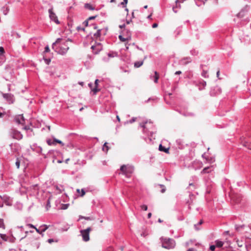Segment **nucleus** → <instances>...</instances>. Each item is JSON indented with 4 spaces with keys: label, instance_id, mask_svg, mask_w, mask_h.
Segmentation results:
<instances>
[{
    "label": "nucleus",
    "instance_id": "obj_6",
    "mask_svg": "<svg viewBox=\"0 0 251 251\" xmlns=\"http://www.w3.org/2000/svg\"><path fill=\"white\" fill-rule=\"evenodd\" d=\"M91 230V228L90 227H87L85 229L80 230V233L84 241L87 242L89 240V232Z\"/></svg>",
    "mask_w": 251,
    "mask_h": 251
},
{
    "label": "nucleus",
    "instance_id": "obj_29",
    "mask_svg": "<svg viewBox=\"0 0 251 251\" xmlns=\"http://www.w3.org/2000/svg\"><path fill=\"white\" fill-rule=\"evenodd\" d=\"M0 237L5 241H7L8 240V237L6 234L0 233Z\"/></svg>",
    "mask_w": 251,
    "mask_h": 251
},
{
    "label": "nucleus",
    "instance_id": "obj_33",
    "mask_svg": "<svg viewBox=\"0 0 251 251\" xmlns=\"http://www.w3.org/2000/svg\"><path fill=\"white\" fill-rule=\"evenodd\" d=\"M127 0H123V1L121 2L120 3V5H122L123 7H126V5L127 4Z\"/></svg>",
    "mask_w": 251,
    "mask_h": 251
},
{
    "label": "nucleus",
    "instance_id": "obj_18",
    "mask_svg": "<svg viewBox=\"0 0 251 251\" xmlns=\"http://www.w3.org/2000/svg\"><path fill=\"white\" fill-rule=\"evenodd\" d=\"M180 2H179L178 1V0H176V6H173V10L174 11V12L175 13H176L177 12V10H176V9H180V7H181V5L179 3Z\"/></svg>",
    "mask_w": 251,
    "mask_h": 251
},
{
    "label": "nucleus",
    "instance_id": "obj_30",
    "mask_svg": "<svg viewBox=\"0 0 251 251\" xmlns=\"http://www.w3.org/2000/svg\"><path fill=\"white\" fill-rule=\"evenodd\" d=\"M85 7L86 8L89 9V10H93L94 9V7H93L92 5L89 3H86L85 4Z\"/></svg>",
    "mask_w": 251,
    "mask_h": 251
},
{
    "label": "nucleus",
    "instance_id": "obj_46",
    "mask_svg": "<svg viewBox=\"0 0 251 251\" xmlns=\"http://www.w3.org/2000/svg\"><path fill=\"white\" fill-rule=\"evenodd\" d=\"M35 229L36 230V231L37 233H38L40 234H42V236L43 235V232H41V229H40V227H39V228H37L36 227H35Z\"/></svg>",
    "mask_w": 251,
    "mask_h": 251
},
{
    "label": "nucleus",
    "instance_id": "obj_60",
    "mask_svg": "<svg viewBox=\"0 0 251 251\" xmlns=\"http://www.w3.org/2000/svg\"><path fill=\"white\" fill-rule=\"evenodd\" d=\"M219 75H220V71L218 70L216 73V75H217V77H218L219 79L220 78L219 77Z\"/></svg>",
    "mask_w": 251,
    "mask_h": 251
},
{
    "label": "nucleus",
    "instance_id": "obj_57",
    "mask_svg": "<svg viewBox=\"0 0 251 251\" xmlns=\"http://www.w3.org/2000/svg\"><path fill=\"white\" fill-rule=\"evenodd\" d=\"M76 28L78 30L80 29V27L79 26H77ZM81 29H82V30L84 31V28L83 27V28H81Z\"/></svg>",
    "mask_w": 251,
    "mask_h": 251
},
{
    "label": "nucleus",
    "instance_id": "obj_56",
    "mask_svg": "<svg viewBox=\"0 0 251 251\" xmlns=\"http://www.w3.org/2000/svg\"><path fill=\"white\" fill-rule=\"evenodd\" d=\"M135 46L136 48L138 50L143 51V50L142 48H140L138 46H137V45H135Z\"/></svg>",
    "mask_w": 251,
    "mask_h": 251
},
{
    "label": "nucleus",
    "instance_id": "obj_13",
    "mask_svg": "<svg viewBox=\"0 0 251 251\" xmlns=\"http://www.w3.org/2000/svg\"><path fill=\"white\" fill-rule=\"evenodd\" d=\"M192 61V59L190 57H186L182 58L179 61V64L181 65H185L190 63Z\"/></svg>",
    "mask_w": 251,
    "mask_h": 251
},
{
    "label": "nucleus",
    "instance_id": "obj_25",
    "mask_svg": "<svg viewBox=\"0 0 251 251\" xmlns=\"http://www.w3.org/2000/svg\"><path fill=\"white\" fill-rule=\"evenodd\" d=\"M143 64V61H136L134 63V67L135 68H139L141 67Z\"/></svg>",
    "mask_w": 251,
    "mask_h": 251
},
{
    "label": "nucleus",
    "instance_id": "obj_38",
    "mask_svg": "<svg viewBox=\"0 0 251 251\" xmlns=\"http://www.w3.org/2000/svg\"><path fill=\"white\" fill-rule=\"evenodd\" d=\"M69 205V204H63L62 205L61 209H66L68 208V206Z\"/></svg>",
    "mask_w": 251,
    "mask_h": 251
},
{
    "label": "nucleus",
    "instance_id": "obj_62",
    "mask_svg": "<svg viewBox=\"0 0 251 251\" xmlns=\"http://www.w3.org/2000/svg\"><path fill=\"white\" fill-rule=\"evenodd\" d=\"M80 218H84V219H86V220L90 219L89 217H82V216L80 217Z\"/></svg>",
    "mask_w": 251,
    "mask_h": 251
},
{
    "label": "nucleus",
    "instance_id": "obj_40",
    "mask_svg": "<svg viewBox=\"0 0 251 251\" xmlns=\"http://www.w3.org/2000/svg\"><path fill=\"white\" fill-rule=\"evenodd\" d=\"M44 61L45 63L47 65H49L50 62V58H44Z\"/></svg>",
    "mask_w": 251,
    "mask_h": 251
},
{
    "label": "nucleus",
    "instance_id": "obj_2",
    "mask_svg": "<svg viewBox=\"0 0 251 251\" xmlns=\"http://www.w3.org/2000/svg\"><path fill=\"white\" fill-rule=\"evenodd\" d=\"M62 41V39L58 38L56 42L52 44V48L57 53L64 55L67 53L69 48L65 43L59 44V43Z\"/></svg>",
    "mask_w": 251,
    "mask_h": 251
},
{
    "label": "nucleus",
    "instance_id": "obj_7",
    "mask_svg": "<svg viewBox=\"0 0 251 251\" xmlns=\"http://www.w3.org/2000/svg\"><path fill=\"white\" fill-rule=\"evenodd\" d=\"M10 134L12 138L17 140H20L23 138V135L21 132L15 128H11L10 129Z\"/></svg>",
    "mask_w": 251,
    "mask_h": 251
},
{
    "label": "nucleus",
    "instance_id": "obj_26",
    "mask_svg": "<svg viewBox=\"0 0 251 251\" xmlns=\"http://www.w3.org/2000/svg\"><path fill=\"white\" fill-rule=\"evenodd\" d=\"M215 244H216V246L217 247L220 248L223 246L224 242L221 241H220V240H216Z\"/></svg>",
    "mask_w": 251,
    "mask_h": 251
},
{
    "label": "nucleus",
    "instance_id": "obj_50",
    "mask_svg": "<svg viewBox=\"0 0 251 251\" xmlns=\"http://www.w3.org/2000/svg\"><path fill=\"white\" fill-rule=\"evenodd\" d=\"M135 120H136V118L133 117L129 120V122L131 124V123L134 122L135 121Z\"/></svg>",
    "mask_w": 251,
    "mask_h": 251
},
{
    "label": "nucleus",
    "instance_id": "obj_43",
    "mask_svg": "<svg viewBox=\"0 0 251 251\" xmlns=\"http://www.w3.org/2000/svg\"><path fill=\"white\" fill-rule=\"evenodd\" d=\"M141 208L142 210H145V211H147L148 209V206H147V205H146L145 204H143V205H141Z\"/></svg>",
    "mask_w": 251,
    "mask_h": 251
},
{
    "label": "nucleus",
    "instance_id": "obj_8",
    "mask_svg": "<svg viewBox=\"0 0 251 251\" xmlns=\"http://www.w3.org/2000/svg\"><path fill=\"white\" fill-rule=\"evenodd\" d=\"M3 98L7 101L9 104H12L15 101L14 96L11 93H3Z\"/></svg>",
    "mask_w": 251,
    "mask_h": 251
},
{
    "label": "nucleus",
    "instance_id": "obj_16",
    "mask_svg": "<svg viewBox=\"0 0 251 251\" xmlns=\"http://www.w3.org/2000/svg\"><path fill=\"white\" fill-rule=\"evenodd\" d=\"M88 20H85L84 22H83V24L85 26H90V27H92V29H97V26L95 24H93V23H92L91 24H90L89 25H88Z\"/></svg>",
    "mask_w": 251,
    "mask_h": 251
},
{
    "label": "nucleus",
    "instance_id": "obj_61",
    "mask_svg": "<svg viewBox=\"0 0 251 251\" xmlns=\"http://www.w3.org/2000/svg\"><path fill=\"white\" fill-rule=\"evenodd\" d=\"M151 217V213H149L148 214V218H150Z\"/></svg>",
    "mask_w": 251,
    "mask_h": 251
},
{
    "label": "nucleus",
    "instance_id": "obj_34",
    "mask_svg": "<svg viewBox=\"0 0 251 251\" xmlns=\"http://www.w3.org/2000/svg\"><path fill=\"white\" fill-rule=\"evenodd\" d=\"M109 149L108 147L107 146V143H105L102 147V150L103 151H107Z\"/></svg>",
    "mask_w": 251,
    "mask_h": 251
},
{
    "label": "nucleus",
    "instance_id": "obj_63",
    "mask_svg": "<svg viewBox=\"0 0 251 251\" xmlns=\"http://www.w3.org/2000/svg\"><path fill=\"white\" fill-rule=\"evenodd\" d=\"M240 227H241V228H242V226H236V230H239V228H240Z\"/></svg>",
    "mask_w": 251,
    "mask_h": 251
},
{
    "label": "nucleus",
    "instance_id": "obj_51",
    "mask_svg": "<svg viewBox=\"0 0 251 251\" xmlns=\"http://www.w3.org/2000/svg\"><path fill=\"white\" fill-rule=\"evenodd\" d=\"M47 242L50 244L53 243V242H54V240L53 239H49L48 240H47Z\"/></svg>",
    "mask_w": 251,
    "mask_h": 251
},
{
    "label": "nucleus",
    "instance_id": "obj_49",
    "mask_svg": "<svg viewBox=\"0 0 251 251\" xmlns=\"http://www.w3.org/2000/svg\"><path fill=\"white\" fill-rule=\"evenodd\" d=\"M210 250L212 251H213L215 249V245H211L209 248Z\"/></svg>",
    "mask_w": 251,
    "mask_h": 251
},
{
    "label": "nucleus",
    "instance_id": "obj_28",
    "mask_svg": "<svg viewBox=\"0 0 251 251\" xmlns=\"http://www.w3.org/2000/svg\"><path fill=\"white\" fill-rule=\"evenodd\" d=\"M6 114L5 112L4 111V109L0 107V118L3 117V116Z\"/></svg>",
    "mask_w": 251,
    "mask_h": 251
},
{
    "label": "nucleus",
    "instance_id": "obj_45",
    "mask_svg": "<svg viewBox=\"0 0 251 251\" xmlns=\"http://www.w3.org/2000/svg\"><path fill=\"white\" fill-rule=\"evenodd\" d=\"M3 205V201L2 198L0 196V207H2Z\"/></svg>",
    "mask_w": 251,
    "mask_h": 251
},
{
    "label": "nucleus",
    "instance_id": "obj_14",
    "mask_svg": "<svg viewBox=\"0 0 251 251\" xmlns=\"http://www.w3.org/2000/svg\"><path fill=\"white\" fill-rule=\"evenodd\" d=\"M120 40L122 42H125L131 40V36L130 35H120L119 36Z\"/></svg>",
    "mask_w": 251,
    "mask_h": 251
},
{
    "label": "nucleus",
    "instance_id": "obj_36",
    "mask_svg": "<svg viewBox=\"0 0 251 251\" xmlns=\"http://www.w3.org/2000/svg\"><path fill=\"white\" fill-rule=\"evenodd\" d=\"M20 162H20V159L18 158H17L16 159V161L15 162V165H16V167H17V168L18 169H19V167H20Z\"/></svg>",
    "mask_w": 251,
    "mask_h": 251
},
{
    "label": "nucleus",
    "instance_id": "obj_20",
    "mask_svg": "<svg viewBox=\"0 0 251 251\" xmlns=\"http://www.w3.org/2000/svg\"><path fill=\"white\" fill-rule=\"evenodd\" d=\"M159 150L165 153H169V148H166L164 146H163L162 144H160L159 146Z\"/></svg>",
    "mask_w": 251,
    "mask_h": 251
},
{
    "label": "nucleus",
    "instance_id": "obj_58",
    "mask_svg": "<svg viewBox=\"0 0 251 251\" xmlns=\"http://www.w3.org/2000/svg\"><path fill=\"white\" fill-rule=\"evenodd\" d=\"M187 251H196L194 248H189Z\"/></svg>",
    "mask_w": 251,
    "mask_h": 251
},
{
    "label": "nucleus",
    "instance_id": "obj_35",
    "mask_svg": "<svg viewBox=\"0 0 251 251\" xmlns=\"http://www.w3.org/2000/svg\"><path fill=\"white\" fill-rule=\"evenodd\" d=\"M2 228L3 229L5 228V226L3 223V220L2 219H0V228Z\"/></svg>",
    "mask_w": 251,
    "mask_h": 251
},
{
    "label": "nucleus",
    "instance_id": "obj_55",
    "mask_svg": "<svg viewBox=\"0 0 251 251\" xmlns=\"http://www.w3.org/2000/svg\"><path fill=\"white\" fill-rule=\"evenodd\" d=\"M96 17V16H91V17H90L87 20H93V19H95Z\"/></svg>",
    "mask_w": 251,
    "mask_h": 251
},
{
    "label": "nucleus",
    "instance_id": "obj_3",
    "mask_svg": "<svg viewBox=\"0 0 251 251\" xmlns=\"http://www.w3.org/2000/svg\"><path fill=\"white\" fill-rule=\"evenodd\" d=\"M162 246L167 249H171L175 248L176 246L175 241L171 238H164L162 239Z\"/></svg>",
    "mask_w": 251,
    "mask_h": 251
},
{
    "label": "nucleus",
    "instance_id": "obj_27",
    "mask_svg": "<svg viewBox=\"0 0 251 251\" xmlns=\"http://www.w3.org/2000/svg\"><path fill=\"white\" fill-rule=\"evenodd\" d=\"M190 54L192 55L196 56L199 54V51L196 49H192L190 50Z\"/></svg>",
    "mask_w": 251,
    "mask_h": 251
},
{
    "label": "nucleus",
    "instance_id": "obj_41",
    "mask_svg": "<svg viewBox=\"0 0 251 251\" xmlns=\"http://www.w3.org/2000/svg\"><path fill=\"white\" fill-rule=\"evenodd\" d=\"M4 50L2 47H0V55H2L4 53Z\"/></svg>",
    "mask_w": 251,
    "mask_h": 251
},
{
    "label": "nucleus",
    "instance_id": "obj_39",
    "mask_svg": "<svg viewBox=\"0 0 251 251\" xmlns=\"http://www.w3.org/2000/svg\"><path fill=\"white\" fill-rule=\"evenodd\" d=\"M202 223V220H201L198 223V224H195V227L196 228V229L197 230H199V228L198 227V226H199V225H201V224Z\"/></svg>",
    "mask_w": 251,
    "mask_h": 251
},
{
    "label": "nucleus",
    "instance_id": "obj_21",
    "mask_svg": "<svg viewBox=\"0 0 251 251\" xmlns=\"http://www.w3.org/2000/svg\"><path fill=\"white\" fill-rule=\"evenodd\" d=\"M1 10L2 11L3 14L4 15H6L9 12V9L7 6H3Z\"/></svg>",
    "mask_w": 251,
    "mask_h": 251
},
{
    "label": "nucleus",
    "instance_id": "obj_53",
    "mask_svg": "<svg viewBox=\"0 0 251 251\" xmlns=\"http://www.w3.org/2000/svg\"><path fill=\"white\" fill-rule=\"evenodd\" d=\"M158 26V24L157 23H154L152 24V27L153 28H155V27H156L157 26Z\"/></svg>",
    "mask_w": 251,
    "mask_h": 251
},
{
    "label": "nucleus",
    "instance_id": "obj_47",
    "mask_svg": "<svg viewBox=\"0 0 251 251\" xmlns=\"http://www.w3.org/2000/svg\"><path fill=\"white\" fill-rule=\"evenodd\" d=\"M244 11H241L240 12H239L237 15V17L238 18H240V16H242L243 15V13H244Z\"/></svg>",
    "mask_w": 251,
    "mask_h": 251
},
{
    "label": "nucleus",
    "instance_id": "obj_44",
    "mask_svg": "<svg viewBox=\"0 0 251 251\" xmlns=\"http://www.w3.org/2000/svg\"><path fill=\"white\" fill-rule=\"evenodd\" d=\"M200 83L203 86V87L204 88L206 85V82L204 80H202L201 81V82H200Z\"/></svg>",
    "mask_w": 251,
    "mask_h": 251
},
{
    "label": "nucleus",
    "instance_id": "obj_31",
    "mask_svg": "<svg viewBox=\"0 0 251 251\" xmlns=\"http://www.w3.org/2000/svg\"><path fill=\"white\" fill-rule=\"evenodd\" d=\"M154 74H155V75L154 76V82L155 83H157L158 82L159 75H158V74L156 71L155 72Z\"/></svg>",
    "mask_w": 251,
    "mask_h": 251
},
{
    "label": "nucleus",
    "instance_id": "obj_9",
    "mask_svg": "<svg viewBox=\"0 0 251 251\" xmlns=\"http://www.w3.org/2000/svg\"><path fill=\"white\" fill-rule=\"evenodd\" d=\"M49 13L50 19L54 22L56 24H58L59 22L56 14L53 12L52 8L49 9Z\"/></svg>",
    "mask_w": 251,
    "mask_h": 251
},
{
    "label": "nucleus",
    "instance_id": "obj_10",
    "mask_svg": "<svg viewBox=\"0 0 251 251\" xmlns=\"http://www.w3.org/2000/svg\"><path fill=\"white\" fill-rule=\"evenodd\" d=\"M221 89L218 86H215L211 88L210 91V95L211 96H215L221 93Z\"/></svg>",
    "mask_w": 251,
    "mask_h": 251
},
{
    "label": "nucleus",
    "instance_id": "obj_32",
    "mask_svg": "<svg viewBox=\"0 0 251 251\" xmlns=\"http://www.w3.org/2000/svg\"><path fill=\"white\" fill-rule=\"evenodd\" d=\"M202 158H205L207 161L209 162V163H212L214 161L212 160V159H209L208 158H207L206 157H205V153H203L202 155Z\"/></svg>",
    "mask_w": 251,
    "mask_h": 251
},
{
    "label": "nucleus",
    "instance_id": "obj_17",
    "mask_svg": "<svg viewBox=\"0 0 251 251\" xmlns=\"http://www.w3.org/2000/svg\"><path fill=\"white\" fill-rule=\"evenodd\" d=\"M212 166L205 167L201 172V174L208 173L210 172L212 170Z\"/></svg>",
    "mask_w": 251,
    "mask_h": 251
},
{
    "label": "nucleus",
    "instance_id": "obj_15",
    "mask_svg": "<svg viewBox=\"0 0 251 251\" xmlns=\"http://www.w3.org/2000/svg\"><path fill=\"white\" fill-rule=\"evenodd\" d=\"M204 65H201L200 67L202 69V72L201 73V75L202 77L204 78H208L209 77V75L208 73V71L207 70H205L203 69Z\"/></svg>",
    "mask_w": 251,
    "mask_h": 251
},
{
    "label": "nucleus",
    "instance_id": "obj_48",
    "mask_svg": "<svg viewBox=\"0 0 251 251\" xmlns=\"http://www.w3.org/2000/svg\"><path fill=\"white\" fill-rule=\"evenodd\" d=\"M50 51V48L48 46H47L45 48L44 52H48Z\"/></svg>",
    "mask_w": 251,
    "mask_h": 251
},
{
    "label": "nucleus",
    "instance_id": "obj_12",
    "mask_svg": "<svg viewBox=\"0 0 251 251\" xmlns=\"http://www.w3.org/2000/svg\"><path fill=\"white\" fill-rule=\"evenodd\" d=\"M15 121L19 124H23L25 122V118L23 115H18L14 118Z\"/></svg>",
    "mask_w": 251,
    "mask_h": 251
},
{
    "label": "nucleus",
    "instance_id": "obj_22",
    "mask_svg": "<svg viewBox=\"0 0 251 251\" xmlns=\"http://www.w3.org/2000/svg\"><path fill=\"white\" fill-rule=\"evenodd\" d=\"M49 227V226H48L46 225H42L41 226H40V228L41 229V232H45Z\"/></svg>",
    "mask_w": 251,
    "mask_h": 251
},
{
    "label": "nucleus",
    "instance_id": "obj_42",
    "mask_svg": "<svg viewBox=\"0 0 251 251\" xmlns=\"http://www.w3.org/2000/svg\"><path fill=\"white\" fill-rule=\"evenodd\" d=\"M184 116H193L194 114L192 113H184L182 114Z\"/></svg>",
    "mask_w": 251,
    "mask_h": 251
},
{
    "label": "nucleus",
    "instance_id": "obj_11",
    "mask_svg": "<svg viewBox=\"0 0 251 251\" xmlns=\"http://www.w3.org/2000/svg\"><path fill=\"white\" fill-rule=\"evenodd\" d=\"M91 49L95 54H98L101 50L102 47L100 43H98L97 45H93L91 46Z\"/></svg>",
    "mask_w": 251,
    "mask_h": 251
},
{
    "label": "nucleus",
    "instance_id": "obj_54",
    "mask_svg": "<svg viewBox=\"0 0 251 251\" xmlns=\"http://www.w3.org/2000/svg\"><path fill=\"white\" fill-rule=\"evenodd\" d=\"M125 26V23H124V24H122V25H119V27L120 28H121V29H122V28H124Z\"/></svg>",
    "mask_w": 251,
    "mask_h": 251
},
{
    "label": "nucleus",
    "instance_id": "obj_1",
    "mask_svg": "<svg viewBox=\"0 0 251 251\" xmlns=\"http://www.w3.org/2000/svg\"><path fill=\"white\" fill-rule=\"evenodd\" d=\"M140 126L142 128L143 133L151 137H152L153 134L156 132L154 126L151 121H146L140 123Z\"/></svg>",
    "mask_w": 251,
    "mask_h": 251
},
{
    "label": "nucleus",
    "instance_id": "obj_19",
    "mask_svg": "<svg viewBox=\"0 0 251 251\" xmlns=\"http://www.w3.org/2000/svg\"><path fill=\"white\" fill-rule=\"evenodd\" d=\"M98 79H96L95 81V87L92 89V91L94 92V94H96L98 91H100V89H98Z\"/></svg>",
    "mask_w": 251,
    "mask_h": 251
},
{
    "label": "nucleus",
    "instance_id": "obj_59",
    "mask_svg": "<svg viewBox=\"0 0 251 251\" xmlns=\"http://www.w3.org/2000/svg\"><path fill=\"white\" fill-rule=\"evenodd\" d=\"M181 74V72L180 71H176V73H175V74L176 75H180Z\"/></svg>",
    "mask_w": 251,
    "mask_h": 251
},
{
    "label": "nucleus",
    "instance_id": "obj_64",
    "mask_svg": "<svg viewBox=\"0 0 251 251\" xmlns=\"http://www.w3.org/2000/svg\"><path fill=\"white\" fill-rule=\"evenodd\" d=\"M166 191V189L165 188H163L161 190V193H164L165 192V191Z\"/></svg>",
    "mask_w": 251,
    "mask_h": 251
},
{
    "label": "nucleus",
    "instance_id": "obj_52",
    "mask_svg": "<svg viewBox=\"0 0 251 251\" xmlns=\"http://www.w3.org/2000/svg\"><path fill=\"white\" fill-rule=\"evenodd\" d=\"M27 226L29 227H31V228H33L35 229V228L36 227L34 226H33V225L32 224H27Z\"/></svg>",
    "mask_w": 251,
    "mask_h": 251
},
{
    "label": "nucleus",
    "instance_id": "obj_5",
    "mask_svg": "<svg viewBox=\"0 0 251 251\" xmlns=\"http://www.w3.org/2000/svg\"><path fill=\"white\" fill-rule=\"evenodd\" d=\"M101 32H95L93 34V36H92V35L91 33H90L89 35H87L86 37L85 40L86 41V43H91L94 39H97L98 38H100V36Z\"/></svg>",
    "mask_w": 251,
    "mask_h": 251
},
{
    "label": "nucleus",
    "instance_id": "obj_4",
    "mask_svg": "<svg viewBox=\"0 0 251 251\" xmlns=\"http://www.w3.org/2000/svg\"><path fill=\"white\" fill-rule=\"evenodd\" d=\"M120 170L126 176L129 177L130 175L133 172L134 168L132 166L123 165L121 167Z\"/></svg>",
    "mask_w": 251,
    "mask_h": 251
},
{
    "label": "nucleus",
    "instance_id": "obj_37",
    "mask_svg": "<svg viewBox=\"0 0 251 251\" xmlns=\"http://www.w3.org/2000/svg\"><path fill=\"white\" fill-rule=\"evenodd\" d=\"M55 142V144L59 143L62 146H63L64 145V144L61 141L58 139L54 138V141Z\"/></svg>",
    "mask_w": 251,
    "mask_h": 251
},
{
    "label": "nucleus",
    "instance_id": "obj_23",
    "mask_svg": "<svg viewBox=\"0 0 251 251\" xmlns=\"http://www.w3.org/2000/svg\"><path fill=\"white\" fill-rule=\"evenodd\" d=\"M107 55L109 57H114L115 56H117L118 55V54L117 52L110 51L108 53Z\"/></svg>",
    "mask_w": 251,
    "mask_h": 251
},
{
    "label": "nucleus",
    "instance_id": "obj_24",
    "mask_svg": "<svg viewBox=\"0 0 251 251\" xmlns=\"http://www.w3.org/2000/svg\"><path fill=\"white\" fill-rule=\"evenodd\" d=\"M54 138L53 139V140H51L50 139H48L47 140V143L50 146L56 145L55 142H54Z\"/></svg>",
    "mask_w": 251,
    "mask_h": 251
}]
</instances>
